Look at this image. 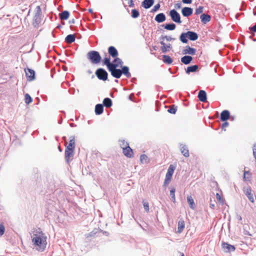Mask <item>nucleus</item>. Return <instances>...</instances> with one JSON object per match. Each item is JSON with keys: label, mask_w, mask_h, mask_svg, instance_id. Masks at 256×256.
<instances>
[{"label": "nucleus", "mask_w": 256, "mask_h": 256, "mask_svg": "<svg viewBox=\"0 0 256 256\" xmlns=\"http://www.w3.org/2000/svg\"><path fill=\"white\" fill-rule=\"evenodd\" d=\"M32 242L34 247L38 251H44L46 246L47 238L40 230L34 231L32 236Z\"/></svg>", "instance_id": "obj_1"}, {"label": "nucleus", "mask_w": 256, "mask_h": 256, "mask_svg": "<svg viewBox=\"0 0 256 256\" xmlns=\"http://www.w3.org/2000/svg\"><path fill=\"white\" fill-rule=\"evenodd\" d=\"M104 64L106 65L111 74L115 78H119L122 75L121 70L117 69L116 66L111 64L110 58H105L103 60Z\"/></svg>", "instance_id": "obj_2"}, {"label": "nucleus", "mask_w": 256, "mask_h": 256, "mask_svg": "<svg viewBox=\"0 0 256 256\" xmlns=\"http://www.w3.org/2000/svg\"><path fill=\"white\" fill-rule=\"evenodd\" d=\"M88 59L93 64H99L101 61V56L97 51L92 50L87 54Z\"/></svg>", "instance_id": "obj_3"}, {"label": "nucleus", "mask_w": 256, "mask_h": 256, "mask_svg": "<svg viewBox=\"0 0 256 256\" xmlns=\"http://www.w3.org/2000/svg\"><path fill=\"white\" fill-rule=\"evenodd\" d=\"M175 168L176 167L172 164H170V166L166 175V178L164 181V186L168 185L170 182Z\"/></svg>", "instance_id": "obj_4"}, {"label": "nucleus", "mask_w": 256, "mask_h": 256, "mask_svg": "<svg viewBox=\"0 0 256 256\" xmlns=\"http://www.w3.org/2000/svg\"><path fill=\"white\" fill-rule=\"evenodd\" d=\"M95 74L98 78L100 80L105 81L108 79V73L103 68H98Z\"/></svg>", "instance_id": "obj_5"}, {"label": "nucleus", "mask_w": 256, "mask_h": 256, "mask_svg": "<svg viewBox=\"0 0 256 256\" xmlns=\"http://www.w3.org/2000/svg\"><path fill=\"white\" fill-rule=\"evenodd\" d=\"M170 16L172 20L175 22L182 23L180 14L175 10H172L170 12Z\"/></svg>", "instance_id": "obj_6"}, {"label": "nucleus", "mask_w": 256, "mask_h": 256, "mask_svg": "<svg viewBox=\"0 0 256 256\" xmlns=\"http://www.w3.org/2000/svg\"><path fill=\"white\" fill-rule=\"evenodd\" d=\"M24 72L28 81H32L34 80L35 78V72L34 70L30 68H25Z\"/></svg>", "instance_id": "obj_7"}, {"label": "nucleus", "mask_w": 256, "mask_h": 256, "mask_svg": "<svg viewBox=\"0 0 256 256\" xmlns=\"http://www.w3.org/2000/svg\"><path fill=\"white\" fill-rule=\"evenodd\" d=\"M66 149L74 150L75 148V138L74 136H71L70 138L69 142L68 144L67 142H66Z\"/></svg>", "instance_id": "obj_8"}, {"label": "nucleus", "mask_w": 256, "mask_h": 256, "mask_svg": "<svg viewBox=\"0 0 256 256\" xmlns=\"http://www.w3.org/2000/svg\"><path fill=\"white\" fill-rule=\"evenodd\" d=\"M74 150L66 149L64 152L65 160L67 162H69L74 156Z\"/></svg>", "instance_id": "obj_9"}, {"label": "nucleus", "mask_w": 256, "mask_h": 256, "mask_svg": "<svg viewBox=\"0 0 256 256\" xmlns=\"http://www.w3.org/2000/svg\"><path fill=\"white\" fill-rule=\"evenodd\" d=\"M222 249L226 252H232L235 250V248L234 246L226 242H222Z\"/></svg>", "instance_id": "obj_10"}, {"label": "nucleus", "mask_w": 256, "mask_h": 256, "mask_svg": "<svg viewBox=\"0 0 256 256\" xmlns=\"http://www.w3.org/2000/svg\"><path fill=\"white\" fill-rule=\"evenodd\" d=\"M124 154L128 158H131L134 156L133 150L128 146L122 150Z\"/></svg>", "instance_id": "obj_11"}, {"label": "nucleus", "mask_w": 256, "mask_h": 256, "mask_svg": "<svg viewBox=\"0 0 256 256\" xmlns=\"http://www.w3.org/2000/svg\"><path fill=\"white\" fill-rule=\"evenodd\" d=\"M160 43L162 44L161 50L164 53L170 51L172 48V45L170 44L166 45L163 40L161 41Z\"/></svg>", "instance_id": "obj_12"}, {"label": "nucleus", "mask_w": 256, "mask_h": 256, "mask_svg": "<svg viewBox=\"0 0 256 256\" xmlns=\"http://www.w3.org/2000/svg\"><path fill=\"white\" fill-rule=\"evenodd\" d=\"M108 53L114 58L117 57L118 54L117 50L113 46H110L108 48Z\"/></svg>", "instance_id": "obj_13"}, {"label": "nucleus", "mask_w": 256, "mask_h": 256, "mask_svg": "<svg viewBox=\"0 0 256 256\" xmlns=\"http://www.w3.org/2000/svg\"><path fill=\"white\" fill-rule=\"evenodd\" d=\"M193 10L192 8L184 7L182 10V12L184 16H188L192 14Z\"/></svg>", "instance_id": "obj_14"}, {"label": "nucleus", "mask_w": 256, "mask_h": 256, "mask_svg": "<svg viewBox=\"0 0 256 256\" xmlns=\"http://www.w3.org/2000/svg\"><path fill=\"white\" fill-rule=\"evenodd\" d=\"M198 100L202 102H206V94L204 90H200L198 94Z\"/></svg>", "instance_id": "obj_15"}, {"label": "nucleus", "mask_w": 256, "mask_h": 256, "mask_svg": "<svg viewBox=\"0 0 256 256\" xmlns=\"http://www.w3.org/2000/svg\"><path fill=\"white\" fill-rule=\"evenodd\" d=\"M230 116V112L227 110H223L220 114V120L222 121H226L229 119Z\"/></svg>", "instance_id": "obj_16"}, {"label": "nucleus", "mask_w": 256, "mask_h": 256, "mask_svg": "<svg viewBox=\"0 0 256 256\" xmlns=\"http://www.w3.org/2000/svg\"><path fill=\"white\" fill-rule=\"evenodd\" d=\"M154 0H144L142 3V6L144 8L147 9L152 6L154 4Z\"/></svg>", "instance_id": "obj_17"}, {"label": "nucleus", "mask_w": 256, "mask_h": 256, "mask_svg": "<svg viewBox=\"0 0 256 256\" xmlns=\"http://www.w3.org/2000/svg\"><path fill=\"white\" fill-rule=\"evenodd\" d=\"M186 34L188 38L191 40H196L198 38V34L194 32L189 31L186 32Z\"/></svg>", "instance_id": "obj_18"}, {"label": "nucleus", "mask_w": 256, "mask_h": 256, "mask_svg": "<svg viewBox=\"0 0 256 256\" xmlns=\"http://www.w3.org/2000/svg\"><path fill=\"white\" fill-rule=\"evenodd\" d=\"M185 227L184 222L183 220H180L178 221V232L180 234L184 230Z\"/></svg>", "instance_id": "obj_19"}, {"label": "nucleus", "mask_w": 256, "mask_h": 256, "mask_svg": "<svg viewBox=\"0 0 256 256\" xmlns=\"http://www.w3.org/2000/svg\"><path fill=\"white\" fill-rule=\"evenodd\" d=\"M155 20L158 22H162L166 20V16L163 13H160L156 16Z\"/></svg>", "instance_id": "obj_20"}, {"label": "nucleus", "mask_w": 256, "mask_h": 256, "mask_svg": "<svg viewBox=\"0 0 256 256\" xmlns=\"http://www.w3.org/2000/svg\"><path fill=\"white\" fill-rule=\"evenodd\" d=\"M192 60L191 56H186L182 58L181 62L185 64H189Z\"/></svg>", "instance_id": "obj_21"}, {"label": "nucleus", "mask_w": 256, "mask_h": 256, "mask_svg": "<svg viewBox=\"0 0 256 256\" xmlns=\"http://www.w3.org/2000/svg\"><path fill=\"white\" fill-rule=\"evenodd\" d=\"M70 14L68 12L65 10L59 14V17L62 20H66L68 18Z\"/></svg>", "instance_id": "obj_22"}, {"label": "nucleus", "mask_w": 256, "mask_h": 256, "mask_svg": "<svg viewBox=\"0 0 256 256\" xmlns=\"http://www.w3.org/2000/svg\"><path fill=\"white\" fill-rule=\"evenodd\" d=\"M200 18L201 19L202 22L204 24H206V22H210V16L204 14H202L200 16Z\"/></svg>", "instance_id": "obj_23"}, {"label": "nucleus", "mask_w": 256, "mask_h": 256, "mask_svg": "<svg viewBox=\"0 0 256 256\" xmlns=\"http://www.w3.org/2000/svg\"><path fill=\"white\" fill-rule=\"evenodd\" d=\"M104 110V106L102 104H98L95 107V112L96 114H100Z\"/></svg>", "instance_id": "obj_24"}, {"label": "nucleus", "mask_w": 256, "mask_h": 256, "mask_svg": "<svg viewBox=\"0 0 256 256\" xmlns=\"http://www.w3.org/2000/svg\"><path fill=\"white\" fill-rule=\"evenodd\" d=\"M246 194L252 202H254V198L252 194V190L250 188H248L246 189Z\"/></svg>", "instance_id": "obj_25"}, {"label": "nucleus", "mask_w": 256, "mask_h": 256, "mask_svg": "<svg viewBox=\"0 0 256 256\" xmlns=\"http://www.w3.org/2000/svg\"><path fill=\"white\" fill-rule=\"evenodd\" d=\"M76 36L74 34H68L65 38V42L68 44H71L74 42Z\"/></svg>", "instance_id": "obj_26"}, {"label": "nucleus", "mask_w": 256, "mask_h": 256, "mask_svg": "<svg viewBox=\"0 0 256 256\" xmlns=\"http://www.w3.org/2000/svg\"><path fill=\"white\" fill-rule=\"evenodd\" d=\"M114 60L112 63H111V64H114L116 66V67H122L123 62L121 59L118 58H114Z\"/></svg>", "instance_id": "obj_27"}, {"label": "nucleus", "mask_w": 256, "mask_h": 256, "mask_svg": "<svg viewBox=\"0 0 256 256\" xmlns=\"http://www.w3.org/2000/svg\"><path fill=\"white\" fill-rule=\"evenodd\" d=\"M121 71H122V74H123L127 78H129L131 76V74L129 72V68L128 66H122Z\"/></svg>", "instance_id": "obj_28"}, {"label": "nucleus", "mask_w": 256, "mask_h": 256, "mask_svg": "<svg viewBox=\"0 0 256 256\" xmlns=\"http://www.w3.org/2000/svg\"><path fill=\"white\" fill-rule=\"evenodd\" d=\"M184 52V54H188L194 55L196 54V50L194 48H192L189 46H187L186 47Z\"/></svg>", "instance_id": "obj_29"}, {"label": "nucleus", "mask_w": 256, "mask_h": 256, "mask_svg": "<svg viewBox=\"0 0 256 256\" xmlns=\"http://www.w3.org/2000/svg\"><path fill=\"white\" fill-rule=\"evenodd\" d=\"M187 200H188V204H189L190 208L192 210L194 209L195 204H194V199L192 198V196H188Z\"/></svg>", "instance_id": "obj_30"}, {"label": "nucleus", "mask_w": 256, "mask_h": 256, "mask_svg": "<svg viewBox=\"0 0 256 256\" xmlns=\"http://www.w3.org/2000/svg\"><path fill=\"white\" fill-rule=\"evenodd\" d=\"M198 69V66L197 65H194L187 68L186 72L190 74V72H195Z\"/></svg>", "instance_id": "obj_31"}, {"label": "nucleus", "mask_w": 256, "mask_h": 256, "mask_svg": "<svg viewBox=\"0 0 256 256\" xmlns=\"http://www.w3.org/2000/svg\"><path fill=\"white\" fill-rule=\"evenodd\" d=\"M180 150H181L182 153L185 157L189 156H190L189 151L186 146H182Z\"/></svg>", "instance_id": "obj_32"}, {"label": "nucleus", "mask_w": 256, "mask_h": 256, "mask_svg": "<svg viewBox=\"0 0 256 256\" xmlns=\"http://www.w3.org/2000/svg\"><path fill=\"white\" fill-rule=\"evenodd\" d=\"M162 58L163 62L166 64H171L173 62L172 58L169 56L163 55Z\"/></svg>", "instance_id": "obj_33"}, {"label": "nucleus", "mask_w": 256, "mask_h": 256, "mask_svg": "<svg viewBox=\"0 0 256 256\" xmlns=\"http://www.w3.org/2000/svg\"><path fill=\"white\" fill-rule=\"evenodd\" d=\"M104 105L106 108H110L112 106V101L110 98H106L103 100Z\"/></svg>", "instance_id": "obj_34"}, {"label": "nucleus", "mask_w": 256, "mask_h": 256, "mask_svg": "<svg viewBox=\"0 0 256 256\" xmlns=\"http://www.w3.org/2000/svg\"><path fill=\"white\" fill-rule=\"evenodd\" d=\"M178 110V106L174 104L171 105L169 106L168 112L172 114H175Z\"/></svg>", "instance_id": "obj_35"}, {"label": "nucleus", "mask_w": 256, "mask_h": 256, "mask_svg": "<svg viewBox=\"0 0 256 256\" xmlns=\"http://www.w3.org/2000/svg\"><path fill=\"white\" fill-rule=\"evenodd\" d=\"M252 174L249 171H244V181H250V180Z\"/></svg>", "instance_id": "obj_36"}, {"label": "nucleus", "mask_w": 256, "mask_h": 256, "mask_svg": "<svg viewBox=\"0 0 256 256\" xmlns=\"http://www.w3.org/2000/svg\"><path fill=\"white\" fill-rule=\"evenodd\" d=\"M120 145L122 150L129 146V144L128 142L124 140H120L119 141Z\"/></svg>", "instance_id": "obj_37"}, {"label": "nucleus", "mask_w": 256, "mask_h": 256, "mask_svg": "<svg viewBox=\"0 0 256 256\" xmlns=\"http://www.w3.org/2000/svg\"><path fill=\"white\" fill-rule=\"evenodd\" d=\"M140 160L142 164H146L149 162L148 157L146 154H142L140 156Z\"/></svg>", "instance_id": "obj_38"}, {"label": "nucleus", "mask_w": 256, "mask_h": 256, "mask_svg": "<svg viewBox=\"0 0 256 256\" xmlns=\"http://www.w3.org/2000/svg\"><path fill=\"white\" fill-rule=\"evenodd\" d=\"M188 38V36H187L186 32L185 33H182L180 36V40L181 42H182L183 43H186L188 42V40L186 38Z\"/></svg>", "instance_id": "obj_39"}, {"label": "nucleus", "mask_w": 256, "mask_h": 256, "mask_svg": "<svg viewBox=\"0 0 256 256\" xmlns=\"http://www.w3.org/2000/svg\"><path fill=\"white\" fill-rule=\"evenodd\" d=\"M176 24H166L164 26V28L167 30H172L176 28Z\"/></svg>", "instance_id": "obj_40"}, {"label": "nucleus", "mask_w": 256, "mask_h": 256, "mask_svg": "<svg viewBox=\"0 0 256 256\" xmlns=\"http://www.w3.org/2000/svg\"><path fill=\"white\" fill-rule=\"evenodd\" d=\"M24 100L25 102L28 104L32 102V100L28 94H26L24 96Z\"/></svg>", "instance_id": "obj_41"}, {"label": "nucleus", "mask_w": 256, "mask_h": 256, "mask_svg": "<svg viewBox=\"0 0 256 256\" xmlns=\"http://www.w3.org/2000/svg\"><path fill=\"white\" fill-rule=\"evenodd\" d=\"M175 192L176 189L174 188H172L170 190V196L172 197V200L174 202H175L176 201V196H175Z\"/></svg>", "instance_id": "obj_42"}, {"label": "nucleus", "mask_w": 256, "mask_h": 256, "mask_svg": "<svg viewBox=\"0 0 256 256\" xmlns=\"http://www.w3.org/2000/svg\"><path fill=\"white\" fill-rule=\"evenodd\" d=\"M140 16L139 12L136 9H134L132 10V16L133 18H136Z\"/></svg>", "instance_id": "obj_43"}, {"label": "nucleus", "mask_w": 256, "mask_h": 256, "mask_svg": "<svg viewBox=\"0 0 256 256\" xmlns=\"http://www.w3.org/2000/svg\"><path fill=\"white\" fill-rule=\"evenodd\" d=\"M142 203H143V206H144V208L146 212H149V204H148V202H145V201L143 200Z\"/></svg>", "instance_id": "obj_44"}, {"label": "nucleus", "mask_w": 256, "mask_h": 256, "mask_svg": "<svg viewBox=\"0 0 256 256\" xmlns=\"http://www.w3.org/2000/svg\"><path fill=\"white\" fill-rule=\"evenodd\" d=\"M203 7L202 6H200L196 10L195 14H202L203 12Z\"/></svg>", "instance_id": "obj_45"}, {"label": "nucleus", "mask_w": 256, "mask_h": 256, "mask_svg": "<svg viewBox=\"0 0 256 256\" xmlns=\"http://www.w3.org/2000/svg\"><path fill=\"white\" fill-rule=\"evenodd\" d=\"M5 230V228L3 224H0V236L4 234Z\"/></svg>", "instance_id": "obj_46"}, {"label": "nucleus", "mask_w": 256, "mask_h": 256, "mask_svg": "<svg viewBox=\"0 0 256 256\" xmlns=\"http://www.w3.org/2000/svg\"><path fill=\"white\" fill-rule=\"evenodd\" d=\"M162 38L164 40H166V41H171L172 40H174V38H172L171 36H162Z\"/></svg>", "instance_id": "obj_47"}, {"label": "nucleus", "mask_w": 256, "mask_h": 256, "mask_svg": "<svg viewBox=\"0 0 256 256\" xmlns=\"http://www.w3.org/2000/svg\"><path fill=\"white\" fill-rule=\"evenodd\" d=\"M160 8V4H156L155 5L153 8L152 9V12H156Z\"/></svg>", "instance_id": "obj_48"}, {"label": "nucleus", "mask_w": 256, "mask_h": 256, "mask_svg": "<svg viewBox=\"0 0 256 256\" xmlns=\"http://www.w3.org/2000/svg\"><path fill=\"white\" fill-rule=\"evenodd\" d=\"M216 198L217 200H218L220 202H223V200L220 194L218 193H216Z\"/></svg>", "instance_id": "obj_49"}, {"label": "nucleus", "mask_w": 256, "mask_h": 256, "mask_svg": "<svg viewBox=\"0 0 256 256\" xmlns=\"http://www.w3.org/2000/svg\"><path fill=\"white\" fill-rule=\"evenodd\" d=\"M250 30L252 32H256V24L252 27L250 28Z\"/></svg>", "instance_id": "obj_50"}, {"label": "nucleus", "mask_w": 256, "mask_h": 256, "mask_svg": "<svg viewBox=\"0 0 256 256\" xmlns=\"http://www.w3.org/2000/svg\"><path fill=\"white\" fill-rule=\"evenodd\" d=\"M228 125V122H224V123L222 124V128H226V127H227Z\"/></svg>", "instance_id": "obj_51"}, {"label": "nucleus", "mask_w": 256, "mask_h": 256, "mask_svg": "<svg viewBox=\"0 0 256 256\" xmlns=\"http://www.w3.org/2000/svg\"><path fill=\"white\" fill-rule=\"evenodd\" d=\"M129 6L134 7V4L132 0H130L129 2Z\"/></svg>", "instance_id": "obj_52"}, {"label": "nucleus", "mask_w": 256, "mask_h": 256, "mask_svg": "<svg viewBox=\"0 0 256 256\" xmlns=\"http://www.w3.org/2000/svg\"><path fill=\"white\" fill-rule=\"evenodd\" d=\"M182 2L184 4H190L192 0H182Z\"/></svg>", "instance_id": "obj_53"}, {"label": "nucleus", "mask_w": 256, "mask_h": 256, "mask_svg": "<svg viewBox=\"0 0 256 256\" xmlns=\"http://www.w3.org/2000/svg\"><path fill=\"white\" fill-rule=\"evenodd\" d=\"M175 7L176 8H180V7H181V4H176L175 6Z\"/></svg>", "instance_id": "obj_54"}, {"label": "nucleus", "mask_w": 256, "mask_h": 256, "mask_svg": "<svg viewBox=\"0 0 256 256\" xmlns=\"http://www.w3.org/2000/svg\"><path fill=\"white\" fill-rule=\"evenodd\" d=\"M88 11H89L90 12H92V10H88Z\"/></svg>", "instance_id": "obj_55"}, {"label": "nucleus", "mask_w": 256, "mask_h": 256, "mask_svg": "<svg viewBox=\"0 0 256 256\" xmlns=\"http://www.w3.org/2000/svg\"><path fill=\"white\" fill-rule=\"evenodd\" d=\"M212 208H214V205L212 204Z\"/></svg>", "instance_id": "obj_56"}, {"label": "nucleus", "mask_w": 256, "mask_h": 256, "mask_svg": "<svg viewBox=\"0 0 256 256\" xmlns=\"http://www.w3.org/2000/svg\"><path fill=\"white\" fill-rule=\"evenodd\" d=\"M37 8H38L40 10V6H38V7H37Z\"/></svg>", "instance_id": "obj_57"}, {"label": "nucleus", "mask_w": 256, "mask_h": 256, "mask_svg": "<svg viewBox=\"0 0 256 256\" xmlns=\"http://www.w3.org/2000/svg\"><path fill=\"white\" fill-rule=\"evenodd\" d=\"M182 256H184V254H182Z\"/></svg>", "instance_id": "obj_58"}]
</instances>
